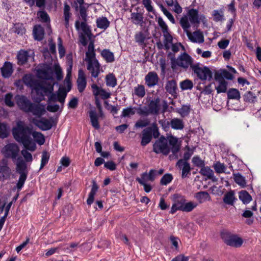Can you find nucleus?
I'll return each mask as SVG.
<instances>
[{
  "mask_svg": "<svg viewBox=\"0 0 261 261\" xmlns=\"http://www.w3.org/2000/svg\"><path fill=\"white\" fill-rule=\"evenodd\" d=\"M195 197L198 200L200 203L211 200L210 194L206 191H200L196 193Z\"/></svg>",
  "mask_w": 261,
  "mask_h": 261,
  "instance_id": "obj_35",
  "label": "nucleus"
},
{
  "mask_svg": "<svg viewBox=\"0 0 261 261\" xmlns=\"http://www.w3.org/2000/svg\"><path fill=\"white\" fill-rule=\"evenodd\" d=\"M19 152L20 148L15 143H8L4 146L1 150V153L5 159H11L13 162L21 157L19 155Z\"/></svg>",
  "mask_w": 261,
  "mask_h": 261,
  "instance_id": "obj_6",
  "label": "nucleus"
},
{
  "mask_svg": "<svg viewBox=\"0 0 261 261\" xmlns=\"http://www.w3.org/2000/svg\"><path fill=\"white\" fill-rule=\"evenodd\" d=\"M33 122L36 126L43 131L49 130L53 126L52 122L46 118L33 119Z\"/></svg>",
  "mask_w": 261,
  "mask_h": 261,
  "instance_id": "obj_13",
  "label": "nucleus"
},
{
  "mask_svg": "<svg viewBox=\"0 0 261 261\" xmlns=\"http://www.w3.org/2000/svg\"><path fill=\"white\" fill-rule=\"evenodd\" d=\"M192 163L193 165L199 168L203 167L205 165V162L204 160H202L198 156H194L192 159Z\"/></svg>",
  "mask_w": 261,
  "mask_h": 261,
  "instance_id": "obj_51",
  "label": "nucleus"
},
{
  "mask_svg": "<svg viewBox=\"0 0 261 261\" xmlns=\"http://www.w3.org/2000/svg\"><path fill=\"white\" fill-rule=\"evenodd\" d=\"M243 240L242 238L238 237L237 235L233 234L231 239L226 242V245L234 247H240L243 244Z\"/></svg>",
  "mask_w": 261,
  "mask_h": 261,
  "instance_id": "obj_32",
  "label": "nucleus"
},
{
  "mask_svg": "<svg viewBox=\"0 0 261 261\" xmlns=\"http://www.w3.org/2000/svg\"><path fill=\"white\" fill-rule=\"evenodd\" d=\"M159 123L165 131H168L170 126H171L170 122L167 121L166 119H162L159 121Z\"/></svg>",
  "mask_w": 261,
  "mask_h": 261,
  "instance_id": "obj_64",
  "label": "nucleus"
},
{
  "mask_svg": "<svg viewBox=\"0 0 261 261\" xmlns=\"http://www.w3.org/2000/svg\"><path fill=\"white\" fill-rule=\"evenodd\" d=\"M219 85L216 88L218 93H225L227 91V82L225 80L218 82Z\"/></svg>",
  "mask_w": 261,
  "mask_h": 261,
  "instance_id": "obj_53",
  "label": "nucleus"
},
{
  "mask_svg": "<svg viewBox=\"0 0 261 261\" xmlns=\"http://www.w3.org/2000/svg\"><path fill=\"white\" fill-rule=\"evenodd\" d=\"M197 206V204L194 203L193 202H189L188 203H185L184 207L183 208L182 212H190Z\"/></svg>",
  "mask_w": 261,
  "mask_h": 261,
  "instance_id": "obj_58",
  "label": "nucleus"
},
{
  "mask_svg": "<svg viewBox=\"0 0 261 261\" xmlns=\"http://www.w3.org/2000/svg\"><path fill=\"white\" fill-rule=\"evenodd\" d=\"M31 138H33L34 143L37 142L39 145H42L45 142L44 135L40 132H36L33 129Z\"/></svg>",
  "mask_w": 261,
  "mask_h": 261,
  "instance_id": "obj_33",
  "label": "nucleus"
},
{
  "mask_svg": "<svg viewBox=\"0 0 261 261\" xmlns=\"http://www.w3.org/2000/svg\"><path fill=\"white\" fill-rule=\"evenodd\" d=\"M239 198L244 204H247L252 200V196L246 190H242L239 192Z\"/></svg>",
  "mask_w": 261,
  "mask_h": 261,
  "instance_id": "obj_34",
  "label": "nucleus"
},
{
  "mask_svg": "<svg viewBox=\"0 0 261 261\" xmlns=\"http://www.w3.org/2000/svg\"><path fill=\"white\" fill-rule=\"evenodd\" d=\"M68 60V67L67 69V74L64 80V84L66 85L68 91H70L72 88L71 83V73L73 66V61L72 56L68 55L67 57Z\"/></svg>",
  "mask_w": 261,
  "mask_h": 261,
  "instance_id": "obj_12",
  "label": "nucleus"
},
{
  "mask_svg": "<svg viewBox=\"0 0 261 261\" xmlns=\"http://www.w3.org/2000/svg\"><path fill=\"white\" fill-rule=\"evenodd\" d=\"M13 175V171L9 166L8 161L5 159L0 160V181L10 180Z\"/></svg>",
  "mask_w": 261,
  "mask_h": 261,
  "instance_id": "obj_9",
  "label": "nucleus"
},
{
  "mask_svg": "<svg viewBox=\"0 0 261 261\" xmlns=\"http://www.w3.org/2000/svg\"><path fill=\"white\" fill-rule=\"evenodd\" d=\"M95 58V53L94 51H87L86 53V58L85 61L87 62V64H89V62H92L94 61V59Z\"/></svg>",
  "mask_w": 261,
  "mask_h": 261,
  "instance_id": "obj_61",
  "label": "nucleus"
},
{
  "mask_svg": "<svg viewBox=\"0 0 261 261\" xmlns=\"http://www.w3.org/2000/svg\"><path fill=\"white\" fill-rule=\"evenodd\" d=\"M28 112H31L34 115L40 117L45 112L44 105L40 103H32Z\"/></svg>",
  "mask_w": 261,
  "mask_h": 261,
  "instance_id": "obj_16",
  "label": "nucleus"
},
{
  "mask_svg": "<svg viewBox=\"0 0 261 261\" xmlns=\"http://www.w3.org/2000/svg\"><path fill=\"white\" fill-rule=\"evenodd\" d=\"M29 58V52L24 49L20 50L17 54V64L22 66L26 64Z\"/></svg>",
  "mask_w": 261,
  "mask_h": 261,
  "instance_id": "obj_26",
  "label": "nucleus"
},
{
  "mask_svg": "<svg viewBox=\"0 0 261 261\" xmlns=\"http://www.w3.org/2000/svg\"><path fill=\"white\" fill-rule=\"evenodd\" d=\"M101 66L98 61L96 59H94V61L89 62L87 64V69L90 71L91 77L96 78L98 76L100 72Z\"/></svg>",
  "mask_w": 261,
  "mask_h": 261,
  "instance_id": "obj_14",
  "label": "nucleus"
},
{
  "mask_svg": "<svg viewBox=\"0 0 261 261\" xmlns=\"http://www.w3.org/2000/svg\"><path fill=\"white\" fill-rule=\"evenodd\" d=\"M176 167L181 170V177L182 179L189 177L191 175V170L192 169L190 164L188 162H185L180 165L176 164Z\"/></svg>",
  "mask_w": 261,
  "mask_h": 261,
  "instance_id": "obj_21",
  "label": "nucleus"
},
{
  "mask_svg": "<svg viewBox=\"0 0 261 261\" xmlns=\"http://www.w3.org/2000/svg\"><path fill=\"white\" fill-rule=\"evenodd\" d=\"M147 175V172H144L141 174V178H139L137 177L136 178V181H137L141 185L143 186L144 190L146 193L150 192L152 190V187L150 185L147 184L145 182L146 180V177Z\"/></svg>",
  "mask_w": 261,
  "mask_h": 261,
  "instance_id": "obj_31",
  "label": "nucleus"
},
{
  "mask_svg": "<svg viewBox=\"0 0 261 261\" xmlns=\"http://www.w3.org/2000/svg\"><path fill=\"white\" fill-rule=\"evenodd\" d=\"M16 103L19 109L28 113V111L32 103L25 96L17 95L15 97Z\"/></svg>",
  "mask_w": 261,
  "mask_h": 261,
  "instance_id": "obj_10",
  "label": "nucleus"
},
{
  "mask_svg": "<svg viewBox=\"0 0 261 261\" xmlns=\"http://www.w3.org/2000/svg\"><path fill=\"white\" fill-rule=\"evenodd\" d=\"M92 183V185L91 189L89 194L88 198L87 200V203L89 205H90L93 202L94 200V196L98 189V186L95 180H93Z\"/></svg>",
  "mask_w": 261,
  "mask_h": 261,
  "instance_id": "obj_28",
  "label": "nucleus"
},
{
  "mask_svg": "<svg viewBox=\"0 0 261 261\" xmlns=\"http://www.w3.org/2000/svg\"><path fill=\"white\" fill-rule=\"evenodd\" d=\"M173 179V175L171 173H166L160 180V185L166 186L172 181Z\"/></svg>",
  "mask_w": 261,
  "mask_h": 261,
  "instance_id": "obj_49",
  "label": "nucleus"
},
{
  "mask_svg": "<svg viewBox=\"0 0 261 261\" xmlns=\"http://www.w3.org/2000/svg\"><path fill=\"white\" fill-rule=\"evenodd\" d=\"M171 127L174 129H182L184 127V123L182 119L174 118L170 121Z\"/></svg>",
  "mask_w": 261,
  "mask_h": 261,
  "instance_id": "obj_38",
  "label": "nucleus"
},
{
  "mask_svg": "<svg viewBox=\"0 0 261 261\" xmlns=\"http://www.w3.org/2000/svg\"><path fill=\"white\" fill-rule=\"evenodd\" d=\"M237 198L234 196V192L230 190L227 192L224 196L223 198V202L228 205H233Z\"/></svg>",
  "mask_w": 261,
  "mask_h": 261,
  "instance_id": "obj_29",
  "label": "nucleus"
},
{
  "mask_svg": "<svg viewBox=\"0 0 261 261\" xmlns=\"http://www.w3.org/2000/svg\"><path fill=\"white\" fill-rule=\"evenodd\" d=\"M233 235V234L228 231H222L221 233V237L225 244H226V242H228Z\"/></svg>",
  "mask_w": 261,
  "mask_h": 261,
  "instance_id": "obj_63",
  "label": "nucleus"
},
{
  "mask_svg": "<svg viewBox=\"0 0 261 261\" xmlns=\"http://www.w3.org/2000/svg\"><path fill=\"white\" fill-rule=\"evenodd\" d=\"M150 130H151L152 137L155 139L158 138L160 135L159 128L155 123H153L151 126L148 127Z\"/></svg>",
  "mask_w": 261,
  "mask_h": 261,
  "instance_id": "obj_55",
  "label": "nucleus"
},
{
  "mask_svg": "<svg viewBox=\"0 0 261 261\" xmlns=\"http://www.w3.org/2000/svg\"><path fill=\"white\" fill-rule=\"evenodd\" d=\"M188 19L190 21L191 24L193 25L194 28H197L199 23L200 20L199 19L198 10L195 9H190L188 13Z\"/></svg>",
  "mask_w": 261,
  "mask_h": 261,
  "instance_id": "obj_15",
  "label": "nucleus"
},
{
  "mask_svg": "<svg viewBox=\"0 0 261 261\" xmlns=\"http://www.w3.org/2000/svg\"><path fill=\"white\" fill-rule=\"evenodd\" d=\"M233 175L234 176V180L237 184L243 188H244L246 186L245 178L243 175H242L241 174L239 173H233Z\"/></svg>",
  "mask_w": 261,
  "mask_h": 261,
  "instance_id": "obj_42",
  "label": "nucleus"
},
{
  "mask_svg": "<svg viewBox=\"0 0 261 261\" xmlns=\"http://www.w3.org/2000/svg\"><path fill=\"white\" fill-rule=\"evenodd\" d=\"M174 202L172 204L170 213L174 214L177 211H183L184 204L186 202L185 198L178 194H174Z\"/></svg>",
  "mask_w": 261,
  "mask_h": 261,
  "instance_id": "obj_11",
  "label": "nucleus"
},
{
  "mask_svg": "<svg viewBox=\"0 0 261 261\" xmlns=\"http://www.w3.org/2000/svg\"><path fill=\"white\" fill-rule=\"evenodd\" d=\"M161 99L159 97H154V98L150 101L148 105V110L150 114L157 115L160 110Z\"/></svg>",
  "mask_w": 261,
  "mask_h": 261,
  "instance_id": "obj_18",
  "label": "nucleus"
},
{
  "mask_svg": "<svg viewBox=\"0 0 261 261\" xmlns=\"http://www.w3.org/2000/svg\"><path fill=\"white\" fill-rule=\"evenodd\" d=\"M180 149V144L178 143L177 138L173 136H170L168 139L161 136L153 144V151L155 153L167 155L171 151L176 159L178 157L177 153Z\"/></svg>",
  "mask_w": 261,
  "mask_h": 261,
  "instance_id": "obj_3",
  "label": "nucleus"
},
{
  "mask_svg": "<svg viewBox=\"0 0 261 261\" xmlns=\"http://www.w3.org/2000/svg\"><path fill=\"white\" fill-rule=\"evenodd\" d=\"M256 96L252 92H246L243 95L244 101L246 102L254 103Z\"/></svg>",
  "mask_w": 261,
  "mask_h": 261,
  "instance_id": "obj_47",
  "label": "nucleus"
},
{
  "mask_svg": "<svg viewBox=\"0 0 261 261\" xmlns=\"http://www.w3.org/2000/svg\"><path fill=\"white\" fill-rule=\"evenodd\" d=\"M176 112L179 114L182 117H185L190 114L191 112V106L190 105H183L181 108L176 110Z\"/></svg>",
  "mask_w": 261,
  "mask_h": 261,
  "instance_id": "obj_40",
  "label": "nucleus"
},
{
  "mask_svg": "<svg viewBox=\"0 0 261 261\" xmlns=\"http://www.w3.org/2000/svg\"><path fill=\"white\" fill-rule=\"evenodd\" d=\"M227 98L230 99L239 100L241 98L239 91L235 88H230L227 92Z\"/></svg>",
  "mask_w": 261,
  "mask_h": 261,
  "instance_id": "obj_41",
  "label": "nucleus"
},
{
  "mask_svg": "<svg viewBox=\"0 0 261 261\" xmlns=\"http://www.w3.org/2000/svg\"><path fill=\"white\" fill-rule=\"evenodd\" d=\"M96 23L98 28L104 30L107 29L110 25V22L106 17L97 18Z\"/></svg>",
  "mask_w": 261,
  "mask_h": 261,
  "instance_id": "obj_43",
  "label": "nucleus"
},
{
  "mask_svg": "<svg viewBox=\"0 0 261 261\" xmlns=\"http://www.w3.org/2000/svg\"><path fill=\"white\" fill-rule=\"evenodd\" d=\"M8 133L7 130V125L4 123H0V138H5L7 137Z\"/></svg>",
  "mask_w": 261,
  "mask_h": 261,
  "instance_id": "obj_62",
  "label": "nucleus"
},
{
  "mask_svg": "<svg viewBox=\"0 0 261 261\" xmlns=\"http://www.w3.org/2000/svg\"><path fill=\"white\" fill-rule=\"evenodd\" d=\"M136 108L131 106L125 108L123 110L121 117H128L135 114Z\"/></svg>",
  "mask_w": 261,
  "mask_h": 261,
  "instance_id": "obj_48",
  "label": "nucleus"
},
{
  "mask_svg": "<svg viewBox=\"0 0 261 261\" xmlns=\"http://www.w3.org/2000/svg\"><path fill=\"white\" fill-rule=\"evenodd\" d=\"M134 90L135 94L139 97H143L145 95V88L142 85H138L135 88Z\"/></svg>",
  "mask_w": 261,
  "mask_h": 261,
  "instance_id": "obj_54",
  "label": "nucleus"
},
{
  "mask_svg": "<svg viewBox=\"0 0 261 261\" xmlns=\"http://www.w3.org/2000/svg\"><path fill=\"white\" fill-rule=\"evenodd\" d=\"M194 153V150H191V152L190 151H187L185 152L184 154V157L183 159H179L176 163H177V165L180 164L181 163H183L185 162H188V160L190 159L191 156Z\"/></svg>",
  "mask_w": 261,
  "mask_h": 261,
  "instance_id": "obj_57",
  "label": "nucleus"
},
{
  "mask_svg": "<svg viewBox=\"0 0 261 261\" xmlns=\"http://www.w3.org/2000/svg\"><path fill=\"white\" fill-rule=\"evenodd\" d=\"M33 127L31 124H27L24 121H17L16 125L13 127L12 133L14 139L22 144L28 150L33 151L36 146L33 139L31 138Z\"/></svg>",
  "mask_w": 261,
  "mask_h": 261,
  "instance_id": "obj_2",
  "label": "nucleus"
},
{
  "mask_svg": "<svg viewBox=\"0 0 261 261\" xmlns=\"http://www.w3.org/2000/svg\"><path fill=\"white\" fill-rule=\"evenodd\" d=\"M77 89L80 93L83 92L87 85L86 76L84 71L80 69L78 71L77 79Z\"/></svg>",
  "mask_w": 261,
  "mask_h": 261,
  "instance_id": "obj_17",
  "label": "nucleus"
},
{
  "mask_svg": "<svg viewBox=\"0 0 261 261\" xmlns=\"http://www.w3.org/2000/svg\"><path fill=\"white\" fill-rule=\"evenodd\" d=\"M106 84L108 86L114 87L117 85V79L113 73H109L106 76Z\"/></svg>",
  "mask_w": 261,
  "mask_h": 261,
  "instance_id": "obj_44",
  "label": "nucleus"
},
{
  "mask_svg": "<svg viewBox=\"0 0 261 261\" xmlns=\"http://www.w3.org/2000/svg\"><path fill=\"white\" fill-rule=\"evenodd\" d=\"M165 88L166 92L171 95L174 97L177 96L178 88L175 80H171L168 81L166 84Z\"/></svg>",
  "mask_w": 261,
  "mask_h": 261,
  "instance_id": "obj_20",
  "label": "nucleus"
},
{
  "mask_svg": "<svg viewBox=\"0 0 261 261\" xmlns=\"http://www.w3.org/2000/svg\"><path fill=\"white\" fill-rule=\"evenodd\" d=\"M145 83L149 87L156 85L159 81L158 74L155 72H149L145 77Z\"/></svg>",
  "mask_w": 261,
  "mask_h": 261,
  "instance_id": "obj_22",
  "label": "nucleus"
},
{
  "mask_svg": "<svg viewBox=\"0 0 261 261\" xmlns=\"http://www.w3.org/2000/svg\"><path fill=\"white\" fill-rule=\"evenodd\" d=\"M80 15L83 21L80 23L79 20H76L75 22V28L77 31H79L81 27L82 30L86 35H87L89 39H90L92 34L90 27L87 23V11L86 9L84 6H80Z\"/></svg>",
  "mask_w": 261,
  "mask_h": 261,
  "instance_id": "obj_8",
  "label": "nucleus"
},
{
  "mask_svg": "<svg viewBox=\"0 0 261 261\" xmlns=\"http://www.w3.org/2000/svg\"><path fill=\"white\" fill-rule=\"evenodd\" d=\"M171 68L175 69L176 66L182 67L186 70L190 66L194 74L201 81L208 80L211 81L213 77V72L207 66L200 67V63H197L193 64V59L187 53H183L178 59L176 60L174 58H172L171 60Z\"/></svg>",
  "mask_w": 261,
  "mask_h": 261,
  "instance_id": "obj_1",
  "label": "nucleus"
},
{
  "mask_svg": "<svg viewBox=\"0 0 261 261\" xmlns=\"http://www.w3.org/2000/svg\"><path fill=\"white\" fill-rule=\"evenodd\" d=\"M40 20L43 22H48L50 21L49 15L45 11H39L37 13Z\"/></svg>",
  "mask_w": 261,
  "mask_h": 261,
  "instance_id": "obj_56",
  "label": "nucleus"
},
{
  "mask_svg": "<svg viewBox=\"0 0 261 261\" xmlns=\"http://www.w3.org/2000/svg\"><path fill=\"white\" fill-rule=\"evenodd\" d=\"M101 56L106 60L107 63H112L115 61L113 53L108 49H104L101 52Z\"/></svg>",
  "mask_w": 261,
  "mask_h": 261,
  "instance_id": "obj_37",
  "label": "nucleus"
},
{
  "mask_svg": "<svg viewBox=\"0 0 261 261\" xmlns=\"http://www.w3.org/2000/svg\"><path fill=\"white\" fill-rule=\"evenodd\" d=\"M93 94L97 96L100 95L102 99H106L109 98L111 94L107 92L104 89L99 87L96 84H93L91 85Z\"/></svg>",
  "mask_w": 261,
  "mask_h": 261,
  "instance_id": "obj_19",
  "label": "nucleus"
},
{
  "mask_svg": "<svg viewBox=\"0 0 261 261\" xmlns=\"http://www.w3.org/2000/svg\"><path fill=\"white\" fill-rule=\"evenodd\" d=\"M2 76L5 78L9 77L13 72L12 63L6 61L1 68Z\"/></svg>",
  "mask_w": 261,
  "mask_h": 261,
  "instance_id": "obj_23",
  "label": "nucleus"
},
{
  "mask_svg": "<svg viewBox=\"0 0 261 261\" xmlns=\"http://www.w3.org/2000/svg\"><path fill=\"white\" fill-rule=\"evenodd\" d=\"M70 7L67 3L64 4V16L65 21V27L67 28L69 26V19L71 17V13L70 12Z\"/></svg>",
  "mask_w": 261,
  "mask_h": 261,
  "instance_id": "obj_39",
  "label": "nucleus"
},
{
  "mask_svg": "<svg viewBox=\"0 0 261 261\" xmlns=\"http://www.w3.org/2000/svg\"><path fill=\"white\" fill-rule=\"evenodd\" d=\"M18 196H19V193H17L12 199V200L5 207V214L4 215L5 216V217H7L8 214H9V211H10V209L11 208V206H12V204L13 202H15L17 199H18Z\"/></svg>",
  "mask_w": 261,
  "mask_h": 261,
  "instance_id": "obj_60",
  "label": "nucleus"
},
{
  "mask_svg": "<svg viewBox=\"0 0 261 261\" xmlns=\"http://www.w3.org/2000/svg\"><path fill=\"white\" fill-rule=\"evenodd\" d=\"M213 167L217 173H222L225 172L226 167L223 163L220 162H216L213 165Z\"/></svg>",
  "mask_w": 261,
  "mask_h": 261,
  "instance_id": "obj_52",
  "label": "nucleus"
},
{
  "mask_svg": "<svg viewBox=\"0 0 261 261\" xmlns=\"http://www.w3.org/2000/svg\"><path fill=\"white\" fill-rule=\"evenodd\" d=\"M16 169L17 173L19 174L18 181L16 184V188L18 191H19L23 187L24 182L27 178L28 170L27 165L25 162L22 159L21 157L16 160Z\"/></svg>",
  "mask_w": 261,
  "mask_h": 261,
  "instance_id": "obj_5",
  "label": "nucleus"
},
{
  "mask_svg": "<svg viewBox=\"0 0 261 261\" xmlns=\"http://www.w3.org/2000/svg\"><path fill=\"white\" fill-rule=\"evenodd\" d=\"M24 84L34 90L39 80L33 79L31 74H25L22 77Z\"/></svg>",
  "mask_w": 261,
  "mask_h": 261,
  "instance_id": "obj_30",
  "label": "nucleus"
},
{
  "mask_svg": "<svg viewBox=\"0 0 261 261\" xmlns=\"http://www.w3.org/2000/svg\"><path fill=\"white\" fill-rule=\"evenodd\" d=\"M199 173L201 175L206 176L208 179H211L213 181L216 182L218 179L214 176V171L208 166L201 167Z\"/></svg>",
  "mask_w": 261,
  "mask_h": 261,
  "instance_id": "obj_25",
  "label": "nucleus"
},
{
  "mask_svg": "<svg viewBox=\"0 0 261 261\" xmlns=\"http://www.w3.org/2000/svg\"><path fill=\"white\" fill-rule=\"evenodd\" d=\"M49 158L50 154L49 152L45 150L42 152L40 170L42 169L47 164Z\"/></svg>",
  "mask_w": 261,
  "mask_h": 261,
  "instance_id": "obj_50",
  "label": "nucleus"
},
{
  "mask_svg": "<svg viewBox=\"0 0 261 261\" xmlns=\"http://www.w3.org/2000/svg\"><path fill=\"white\" fill-rule=\"evenodd\" d=\"M14 32L17 34L22 36L25 34L26 30L22 23H16L14 24Z\"/></svg>",
  "mask_w": 261,
  "mask_h": 261,
  "instance_id": "obj_45",
  "label": "nucleus"
},
{
  "mask_svg": "<svg viewBox=\"0 0 261 261\" xmlns=\"http://www.w3.org/2000/svg\"><path fill=\"white\" fill-rule=\"evenodd\" d=\"M179 23L191 41L194 43L198 42L199 43H202L204 42V36L202 32L200 30H198L193 33L194 36H192V33L189 31L191 25L186 15L180 18Z\"/></svg>",
  "mask_w": 261,
  "mask_h": 261,
  "instance_id": "obj_4",
  "label": "nucleus"
},
{
  "mask_svg": "<svg viewBox=\"0 0 261 261\" xmlns=\"http://www.w3.org/2000/svg\"><path fill=\"white\" fill-rule=\"evenodd\" d=\"M34 90L35 91L38 96L36 101L39 102L44 99V95L48 96L49 93L53 92L54 84L47 82L43 83L38 81Z\"/></svg>",
  "mask_w": 261,
  "mask_h": 261,
  "instance_id": "obj_7",
  "label": "nucleus"
},
{
  "mask_svg": "<svg viewBox=\"0 0 261 261\" xmlns=\"http://www.w3.org/2000/svg\"><path fill=\"white\" fill-rule=\"evenodd\" d=\"M13 95L11 93H7L5 96V102L9 107H12L14 106V102L12 100Z\"/></svg>",
  "mask_w": 261,
  "mask_h": 261,
  "instance_id": "obj_59",
  "label": "nucleus"
},
{
  "mask_svg": "<svg viewBox=\"0 0 261 261\" xmlns=\"http://www.w3.org/2000/svg\"><path fill=\"white\" fill-rule=\"evenodd\" d=\"M33 34L34 39L38 41H41L44 35V30L41 25H36L34 27Z\"/></svg>",
  "mask_w": 261,
  "mask_h": 261,
  "instance_id": "obj_27",
  "label": "nucleus"
},
{
  "mask_svg": "<svg viewBox=\"0 0 261 261\" xmlns=\"http://www.w3.org/2000/svg\"><path fill=\"white\" fill-rule=\"evenodd\" d=\"M152 138L151 132L147 127L142 132L141 145L142 146H146L151 142Z\"/></svg>",
  "mask_w": 261,
  "mask_h": 261,
  "instance_id": "obj_24",
  "label": "nucleus"
},
{
  "mask_svg": "<svg viewBox=\"0 0 261 261\" xmlns=\"http://www.w3.org/2000/svg\"><path fill=\"white\" fill-rule=\"evenodd\" d=\"M89 117L92 126L95 129H98L100 128V125L98 121V116L95 110L89 111Z\"/></svg>",
  "mask_w": 261,
  "mask_h": 261,
  "instance_id": "obj_36",
  "label": "nucleus"
},
{
  "mask_svg": "<svg viewBox=\"0 0 261 261\" xmlns=\"http://www.w3.org/2000/svg\"><path fill=\"white\" fill-rule=\"evenodd\" d=\"M180 87L182 90H191L193 87L192 81L186 79L180 83Z\"/></svg>",
  "mask_w": 261,
  "mask_h": 261,
  "instance_id": "obj_46",
  "label": "nucleus"
}]
</instances>
